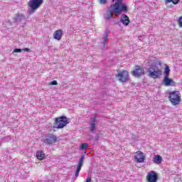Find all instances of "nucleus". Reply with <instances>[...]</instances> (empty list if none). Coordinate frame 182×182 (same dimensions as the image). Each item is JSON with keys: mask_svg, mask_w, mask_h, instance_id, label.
<instances>
[{"mask_svg": "<svg viewBox=\"0 0 182 182\" xmlns=\"http://www.w3.org/2000/svg\"><path fill=\"white\" fill-rule=\"evenodd\" d=\"M121 22H122L123 25L125 26H128L129 23H130V19L129 18V16L126 14H122L121 17Z\"/></svg>", "mask_w": 182, "mask_h": 182, "instance_id": "2eb2a0df", "label": "nucleus"}, {"mask_svg": "<svg viewBox=\"0 0 182 182\" xmlns=\"http://www.w3.org/2000/svg\"><path fill=\"white\" fill-rule=\"evenodd\" d=\"M146 180L147 182H157L159 180V175H157L156 171H151L147 173Z\"/></svg>", "mask_w": 182, "mask_h": 182, "instance_id": "6e6552de", "label": "nucleus"}, {"mask_svg": "<svg viewBox=\"0 0 182 182\" xmlns=\"http://www.w3.org/2000/svg\"><path fill=\"white\" fill-rule=\"evenodd\" d=\"M106 2H107V0H99V3L101 5H105V4H106Z\"/></svg>", "mask_w": 182, "mask_h": 182, "instance_id": "393cba45", "label": "nucleus"}, {"mask_svg": "<svg viewBox=\"0 0 182 182\" xmlns=\"http://www.w3.org/2000/svg\"><path fill=\"white\" fill-rule=\"evenodd\" d=\"M85 182H92V178L90 176H87Z\"/></svg>", "mask_w": 182, "mask_h": 182, "instance_id": "bb28decb", "label": "nucleus"}, {"mask_svg": "<svg viewBox=\"0 0 182 182\" xmlns=\"http://www.w3.org/2000/svg\"><path fill=\"white\" fill-rule=\"evenodd\" d=\"M23 17V14H16L15 18H14V22H21L22 21V18Z\"/></svg>", "mask_w": 182, "mask_h": 182, "instance_id": "6ab92c4d", "label": "nucleus"}, {"mask_svg": "<svg viewBox=\"0 0 182 182\" xmlns=\"http://www.w3.org/2000/svg\"><path fill=\"white\" fill-rule=\"evenodd\" d=\"M168 99L172 106H178L181 103V93L179 91H172L168 92Z\"/></svg>", "mask_w": 182, "mask_h": 182, "instance_id": "f257e3e1", "label": "nucleus"}, {"mask_svg": "<svg viewBox=\"0 0 182 182\" xmlns=\"http://www.w3.org/2000/svg\"><path fill=\"white\" fill-rule=\"evenodd\" d=\"M42 4H43V0H30L28 5L31 11H35L41 8Z\"/></svg>", "mask_w": 182, "mask_h": 182, "instance_id": "0eeeda50", "label": "nucleus"}, {"mask_svg": "<svg viewBox=\"0 0 182 182\" xmlns=\"http://www.w3.org/2000/svg\"><path fill=\"white\" fill-rule=\"evenodd\" d=\"M122 1L117 0L114 4L110 6L111 9L114 11L116 16H119L122 12H127V7L124 4L122 5Z\"/></svg>", "mask_w": 182, "mask_h": 182, "instance_id": "f03ea898", "label": "nucleus"}, {"mask_svg": "<svg viewBox=\"0 0 182 182\" xmlns=\"http://www.w3.org/2000/svg\"><path fill=\"white\" fill-rule=\"evenodd\" d=\"M115 76L122 83L129 80V72L125 70H122L121 71L118 70L117 74Z\"/></svg>", "mask_w": 182, "mask_h": 182, "instance_id": "39448f33", "label": "nucleus"}, {"mask_svg": "<svg viewBox=\"0 0 182 182\" xmlns=\"http://www.w3.org/2000/svg\"><path fill=\"white\" fill-rule=\"evenodd\" d=\"M178 25L179 28H182V16H181L178 19Z\"/></svg>", "mask_w": 182, "mask_h": 182, "instance_id": "5701e85b", "label": "nucleus"}, {"mask_svg": "<svg viewBox=\"0 0 182 182\" xmlns=\"http://www.w3.org/2000/svg\"><path fill=\"white\" fill-rule=\"evenodd\" d=\"M51 85H52L53 86H57V85H58V81H56V80H53V81L51 82Z\"/></svg>", "mask_w": 182, "mask_h": 182, "instance_id": "a878e982", "label": "nucleus"}, {"mask_svg": "<svg viewBox=\"0 0 182 182\" xmlns=\"http://www.w3.org/2000/svg\"><path fill=\"white\" fill-rule=\"evenodd\" d=\"M163 82L165 86H174L176 85V82L168 77H164Z\"/></svg>", "mask_w": 182, "mask_h": 182, "instance_id": "f8f14e48", "label": "nucleus"}, {"mask_svg": "<svg viewBox=\"0 0 182 182\" xmlns=\"http://www.w3.org/2000/svg\"><path fill=\"white\" fill-rule=\"evenodd\" d=\"M164 2L166 5H167V4H173V5H177V4L180 2V0H164Z\"/></svg>", "mask_w": 182, "mask_h": 182, "instance_id": "412c9836", "label": "nucleus"}, {"mask_svg": "<svg viewBox=\"0 0 182 182\" xmlns=\"http://www.w3.org/2000/svg\"><path fill=\"white\" fill-rule=\"evenodd\" d=\"M105 43H107V35H105V36L104 37V44Z\"/></svg>", "mask_w": 182, "mask_h": 182, "instance_id": "cd10ccee", "label": "nucleus"}, {"mask_svg": "<svg viewBox=\"0 0 182 182\" xmlns=\"http://www.w3.org/2000/svg\"><path fill=\"white\" fill-rule=\"evenodd\" d=\"M67 124H69V122L68 121V117L65 116L54 119V127L55 129H63Z\"/></svg>", "mask_w": 182, "mask_h": 182, "instance_id": "7ed1b4c3", "label": "nucleus"}, {"mask_svg": "<svg viewBox=\"0 0 182 182\" xmlns=\"http://www.w3.org/2000/svg\"><path fill=\"white\" fill-rule=\"evenodd\" d=\"M62 36H63V31H62V29H58L55 31L53 33V38L57 41H60V39H62Z\"/></svg>", "mask_w": 182, "mask_h": 182, "instance_id": "ddd939ff", "label": "nucleus"}, {"mask_svg": "<svg viewBox=\"0 0 182 182\" xmlns=\"http://www.w3.org/2000/svg\"><path fill=\"white\" fill-rule=\"evenodd\" d=\"M36 157L38 160L42 161L45 159L46 154L43 152V151H38L36 152Z\"/></svg>", "mask_w": 182, "mask_h": 182, "instance_id": "f3484780", "label": "nucleus"}, {"mask_svg": "<svg viewBox=\"0 0 182 182\" xmlns=\"http://www.w3.org/2000/svg\"><path fill=\"white\" fill-rule=\"evenodd\" d=\"M134 159L136 160V163H144V160H146V156H144V154H143V152L138 151L137 152H136Z\"/></svg>", "mask_w": 182, "mask_h": 182, "instance_id": "1a4fd4ad", "label": "nucleus"}, {"mask_svg": "<svg viewBox=\"0 0 182 182\" xmlns=\"http://www.w3.org/2000/svg\"><path fill=\"white\" fill-rule=\"evenodd\" d=\"M148 72L149 73V76L153 79H159L160 76H161V70L156 65H154L149 68Z\"/></svg>", "mask_w": 182, "mask_h": 182, "instance_id": "20e7f679", "label": "nucleus"}, {"mask_svg": "<svg viewBox=\"0 0 182 182\" xmlns=\"http://www.w3.org/2000/svg\"><path fill=\"white\" fill-rule=\"evenodd\" d=\"M95 129H96V120L94 119L90 124L89 131L91 133H95Z\"/></svg>", "mask_w": 182, "mask_h": 182, "instance_id": "a211bd4d", "label": "nucleus"}, {"mask_svg": "<svg viewBox=\"0 0 182 182\" xmlns=\"http://www.w3.org/2000/svg\"><path fill=\"white\" fill-rule=\"evenodd\" d=\"M57 141L58 138L56 137V136L51 134L44 140V143L50 146L51 144H54V143H56Z\"/></svg>", "mask_w": 182, "mask_h": 182, "instance_id": "9b49d317", "label": "nucleus"}, {"mask_svg": "<svg viewBox=\"0 0 182 182\" xmlns=\"http://www.w3.org/2000/svg\"><path fill=\"white\" fill-rule=\"evenodd\" d=\"M161 161H163V158L160 155H154L153 159V162L155 164H161Z\"/></svg>", "mask_w": 182, "mask_h": 182, "instance_id": "dca6fc26", "label": "nucleus"}, {"mask_svg": "<svg viewBox=\"0 0 182 182\" xmlns=\"http://www.w3.org/2000/svg\"><path fill=\"white\" fill-rule=\"evenodd\" d=\"M113 12H114V11H113V9H112L109 7V9L107 10L106 11V13L104 15V18L106 21H109V19H112V18H113Z\"/></svg>", "mask_w": 182, "mask_h": 182, "instance_id": "4468645a", "label": "nucleus"}, {"mask_svg": "<svg viewBox=\"0 0 182 182\" xmlns=\"http://www.w3.org/2000/svg\"><path fill=\"white\" fill-rule=\"evenodd\" d=\"M134 77H141L144 75V68L141 65H134V70L131 71Z\"/></svg>", "mask_w": 182, "mask_h": 182, "instance_id": "423d86ee", "label": "nucleus"}, {"mask_svg": "<svg viewBox=\"0 0 182 182\" xmlns=\"http://www.w3.org/2000/svg\"><path fill=\"white\" fill-rule=\"evenodd\" d=\"M87 146H89V144L87 143L81 144V145L80 146V150H87Z\"/></svg>", "mask_w": 182, "mask_h": 182, "instance_id": "4be33fe9", "label": "nucleus"}, {"mask_svg": "<svg viewBox=\"0 0 182 182\" xmlns=\"http://www.w3.org/2000/svg\"><path fill=\"white\" fill-rule=\"evenodd\" d=\"M21 52H22V49L21 48H15L13 50V53H21Z\"/></svg>", "mask_w": 182, "mask_h": 182, "instance_id": "b1692460", "label": "nucleus"}, {"mask_svg": "<svg viewBox=\"0 0 182 182\" xmlns=\"http://www.w3.org/2000/svg\"><path fill=\"white\" fill-rule=\"evenodd\" d=\"M85 161V156H81L79 159L78 165L77 166V169L75 171V178L79 177V173H80V170H82V167H83V163Z\"/></svg>", "mask_w": 182, "mask_h": 182, "instance_id": "9d476101", "label": "nucleus"}, {"mask_svg": "<svg viewBox=\"0 0 182 182\" xmlns=\"http://www.w3.org/2000/svg\"><path fill=\"white\" fill-rule=\"evenodd\" d=\"M23 50H24L25 52H31V49H29L28 48H23Z\"/></svg>", "mask_w": 182, "mask_h": 182, "instance_id": "c85d7f7f", "label": "nucleus"}, {"mask_svg": "<svg viewBox=\"0 0 182 182\" xmlns=\"http://www.w3.org/2000/svg\"><path fill=\"white\" fill-rule=\"evenodd\" d=\"M164 71V77L170 76V67H168V65H165Z\"/></svg>", "mask_w": 182, "mask_h": 182, "instance_id": "aec40b11", "label": "nucleus"}]
</instances>
